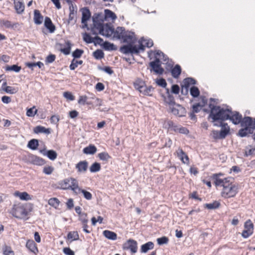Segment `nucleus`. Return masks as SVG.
Here are the masks:
<instances>
[{"mask_svg": "<svg viewBox=\"0 0 255 255\" xmlns=\"http://www.w3.org/2000/svg\"><path fill=\"white\" fill-rule=\"evenodd\" d=\"M83 40L87 43H93L94 42V37L91 36L89 33L85 32L83 35Z\"/></svg>", "mask_w": 255, "mask_h": 255, "instance_id": "obj_45", "label": "nucleus"}, {"mask_svg": "<svg viewBox=\"0 0 255 255\" xmlns=\"http://www.w3.org/2000/svg\"><path fill=\"white\" fill-rule=\"evenodd\" d=\"M98 157L100 160L108 161L109 159L111 158L110 155L107 152H102L98 154Z\"/></svg>", "mask_w": 255, "mask_h": 255, "instance_id": "obj_48", "label": "nucleus"}, {"mask_svg": "<svg viewBox=\"0 0 255 255\" xmlns=\"http://www.w3.org/2000/svg\"><path fill=\"white\" fill-rule=\"evenodd\" d=\"M224 121H219V126H221V130H226L228 131V135L230 133V128L227 123H224Z\"/></svg>", "mask_w": 255, "mask_h": 255, "instance_id": "obj_57", "label": "nucleus"}, {"mask_svg": "<svg viewBox=\"0 0 255 255\" xmlns=\"http://www.w3.org/2000/svg\"><path fill=\"white\" fill-rule=\"evenodd\" d=\"M65 45L66 47L63 48H61L60 51L65 55H67L70 53L73 44L70 40H66L65 41Z\"/></svg>", "mask_w": 255, "mask_h": 255, "instance_id": "obj_29", "label": "nucleus"}, {"mask_svg": "<svg viewBox=\"0 0 255 255\" xmlns=\"http://www.w3.org/2000/svg\"><path fill=\"white\" fill-rule=\"evenodd\" d=\"M3 90H4L6 93L10 94H15L18 91L17 88L9 86H6L4 88H3Z\"/></svg>", "mask_w": 255, "mask_h": 255, "instance_id": "obj_51", "label": "nucleus"}, {"mask_svg": "<svg viewBox=\"0 0 255 255\" xmlns=\"http://www.w3.org/2000/svg\"><path fill=\"white\" fill-rule=\"evenodd\" d=\"M31 204L26 205H14L12 208V215L17 219H22L26 217L28 213L32 211Z\"/></svg>", "mask_w": 255, "mask_h": 255, "instance_id": "obj_5", "label": "nucleus"}, {"mask_svg": "<svg viewBox=\"0 0 255 255\" xmlns=\"http://www.w3.org/2000/svg\"><path fill=\"white\" fill-rule=\"evenodd\" d=\"M177 156L183 163H189V159L188 155L181 148L178 149Z\"/></svg>", "mask_w": 255, "mask_h": 255, "instance_id": "obj_25", "label": "nucleus"}, {"mask_svg": "<svg viewBox=\"0 0 255 255\" xmlns=\"http://www.w3.org/2000/svg\"><path fill=\"white\" fill-rule=\"evenodd\" d=\"M2 252L4 255H14V252L9 246H4L2 248Z\"/></svg>", "mask_w": 255, "mask_h": 255, "instance_id": "obj_49", "label": "nucleus"}, {"mask_svg": "<svg viewBox=\"0 0 255 255\" xmlns=\"http://www.w3.org/2000/svg\"><path fill=\"white\" fill-rule=\"evenodd\" d=\"M233 180V179L232 177H228V178H225L223 179V184L222 185L223 187L224 188V186H228L233 185V184H232Z\"/></svg>", "mask_w": 255, "mask_h": 255, "instance_id": "obj_54", "label": "nucleus"}, {"mask_svg": "<svg viewBox=\"0 0 255 255\" xmlns=\"http://www.w3.org/2000/svg\"><path fill=\"white\" fill-rule=\"evenodd\" d=\"M97 18L96 17L93 18V25L94 28L99 30V34H103L104 31V27L105 24L104 23L103 20L100 19V21H97Z\"/></svg>", "mask_w": 255, "mask_h": 255, "instance_id": "obj_13", "label": "nucleus"}, {"mask_svg": "<svg viewBox=\"0 0 255 255\" xmlns=\"http://www.w3.org/2000/svg\"><path fill=\"white\" fill-rule=\"evenodd\" d=\"M67 239L71 240V242L79 239V236L77 231L69 232L67 234Z\"/></svg>", "mask_w": 255, "mask_h": 255, "instance_id": "obj_37", "label": "nucleus"}, {"mask_svg": "<svg viewBox=\"0 0 255 255\" xmlns=\"http://www.w3.org/2000/svg\"><path fill=\"white\" fill-rule=\"evenodd\" d=\"M166 93L167 96H164L163 94H162L161 96L164 102L170 106L171 113L173 115L178 116L179 117H185L186 114V109L182 105L175 103L174 97L170 94L169 89H166Z\"/></svg>", "mask_w": 255, "mask_h": 255, "instance_id": "obj_2", "label": "nucleus"}, {"mask_svg": "<svg viewBox=\"0 0 255 255\" xmlns=\"http://www.w3.org/2000/svg\"><path fill=\"white\" fill-rule=\"evenodd\" d=\"M102 47L105 50L115 51L117 49V46L114 44L108 41L103 42Z\"/></svg>", "mask_w": 255, "mask_h": 255, "instance_id": "obj_32", "label": "nucleus"}, {"mask_svg": "<svg viewBox=\"0 0 255 255\" xmlns=\"http://www.w3.org/2000/svg\"><path fill=\"white\" fill-rule=\"evenodd\" d=\"M39 146V141L37 139H32L30 140L27 144V147L32 149L36 150Z\"/></svg>", "mask_w": 255, "mask_h": 255, "instance_id": "obj_35", "label": "nucleus"}, {"mask_svg": "<svg viewBox=\"0 0 255 255\" xmlns=\"http://www.w3.org/2000/svg\"><path fill=\"white\" fill-rule=\"evenodd\" d=\"M168 242L169 239L166 236H163L157 239V243L159 246L167 244Z\"/></svg>", "mask_w": 255, "mask_h": 255, "instance_id": "obj_52", "label": "nucleus"}, {"mask_svg": "<svg viewBox=\"0 0 255 255\" xmlns=\"http://www.w3.org/2000/svg\"><path fill=\"white\" fill-rule=\"evenodd\" d=\"M204 105H201L199 103L194 104L192 106V111L193 112V113H199L202 107H203Z\"/></svg>", "mask_w": 255, "mask_h": 255, "instance_id": "obj_56", "label": "nucleus"}, {"mask_svg": "<svg viewBox=\"0 0 255 255\" xmlns=\"http://www.w3.org/2000/svg\"><path fill=\"white\" fill-rule=\"evenodd\" d=\"M229 113L230 118L229 120L232 121L233 124L237 125L241 123L243 118L242 115L240 114L239 112L232 111V113Z\"/></svg>", "mask_w": 255, "mask_h": 255, "instance_id": "obj_9", "label": "nucleus"}, {"mask_svg": "<svg viewBox=\"0 0 255 255\" xmlns=\"http://www.w3.org/2000/svg\"><path fill=\"white\" fill-rule=\"evenodd\" d=\"M98 68L99 70L103 71L109 75H112L114 73V71L110 66H105L104 67L98 66Z\"/></svg>", "mask_w": 255, "mask_h": 255, "instance_id": "obj_53", "label": "nucleus"}, {"mask_svg": "<svg viewBox=\"0 0 255 255\" xmlns=\"http://www.w3.org/2000/svg\"><path fill=\"white\" fill-rule=\"evenodd\" d=\"M190 95L193 98H197L200 95V91L197 87L192 86L190 89Z\"/></svg>", "mask_w": 255, "mask_h": 255, "instance_id": "obj_44", "label": "nucleus"}, {"mask_svg": "<svg viewBox=\"0 0 255 255\" xmlns=\"http://www.w3.org/2000/svg\"><path fill=\"white\" fill-rule=\"evenodd\" d=\"M104 18L105 20L111 18L112 20H114L117 18L116 14L111 10L106 9L104 10Z\"/></svg>", "mask_w": 255, "mask_h": 255, "instance_id": "obj_31", "label": "nucleus"}, {"mask_svg": "<svg viewBox=\"0 0 255 255\" xmlns=\"http://www.w3.org/2000/svg\"><path fill=\"white\" fill-rule=\"evenodd\" d=\"M48 204L55 209L58 208L60 201L57 198H51L48 200Z\"/></svg>", "mask_w": 255, "mask_h": 255, "instance_id": "obj_42", "label": "nucleus"}, {"mask_svg": "<svg viewBox=\"0 0 255 255\" xmlns=\"http://www.w3.org/2000/svg\"><path fill=\"white\" fill-rule=\"evenodd\" d=\"M238 192V186L233 184L228 186H224L221 192V196L225 198L235 197Z\"/></svg>", "mask_w": 255, "mask_h": 255, "instance_id": "obj_6", "label": "nucleus"}, {"mask_svg": "<svg viewBox=\"0 0 255 255\" xmlns=\"http://www.w3.org/2000/svg\"><path fill=\"white\" fill-rule=\"evenodd\" d=\"M39 152L51 160H54L57 157V152L53 149L46 150L45 149H40Z\"/></svg>", "mask_w": 255, "mask_h": 255, "instance_id": "obj_14", "label": "nucleus"}, {"mask_svg": "<svg viewBox=\"0 0 255 255\" xmlns=\"http://www.w3.org/2000/svg\"><path fill=\"white\" fill-rule=\"evenodd\" d=\"M103 235L108 239L111 240H116L117 238V235L114 232L105 230L103 231Z\"/></svg>", "mask_w": 255, "mask_h": 255, "instance_id": "obj_30", "label": "nucleus"}, {"mask_svg": "<svg viewBox=\"0 0 255 255\" xmlns=\"http://www.w3.org/2000/svg\"><path fill=\"white\" fill-rule=\"evenodd\" d=\"M26 247L31 252L35 253V251H38L36 244L33 240H28L26 244Z\"/></svg>", "mask_w": 255, "mask_h": 255, "instance_id": "obj_34", "label": "nucleus"}, {"mask_svg": "<svg viewBox=\"0 0 255 255\" xmlns=\"http://www.w3.org/2000/svg\"><path fill=\"white\" fill-rule=\"evenodd\" d=\"M80 193H82L83 194L84 198L87 200H90L92 198V194L90 192L84 189H82L81 188V189H79L78 194Z\"/></svg>", "mask_w": 255, "mask_h": 255, "instance_id": "obj_50", "label": "nucleus"}, {"mask_svg": "<svg viewBox=\"0 0 255 255\" xmlns=\"http://www.w3.org/2000/svg\"><path fill=\"white\" fill-rule=\"evenodd\" d=\"M54 168L51 166H46L43 168V172L46 175H50L54 171Z\"/></svg>", "mask_w": 255, "mask_h": 255, "instance_id": "obj_55", "label": "nucleus"}, {"mask_svg": "<svg viewBox=\"0 0 255 255\" xmlns=\"http://www.w3.org/2000/svg\"><path fill=\"white\" fill-rule=\"evenodd\" d=\"M88 162L86 160L80 161L76 164V168L78 172L80 173H85L88 169Z\"/></svg>", "mask_w": 255, "mask_h": 255, "instance_id": "obj_15", "label": "nucleus"}, {"mask_svg": "<svg viewBox=\"0 0 255 255\" xmlns=\"http://www.w3.org/2000/svg\"><path fill=\"white\" fill-rule=\"evenodd\" d=\"M124 250H129L132 254H135L137 251V242L131 239L127 240L123 245Z\"/></svg>", "mask_w": 255, "mask_h": 255, "instance_id": "obj_8", "label": "nucleus"}, {"mask_svg": "<svg viewBox=\"0 0 255 255\" xmlns=\"http://www.w3.org/2000/svg\"><path fill=\"white\" fill-rule=\"evenodd\" d=\"M180 92V87L177 84H173L171 86V92L174 94H178Z\"/></svg>", "mask_w": 255, "mask_h": 255, "instance_id": "obj_62", "label": "nucleus"}, {"mask_svg": "<svg viewBox=\"0 0 255 255\" xmlns=\"http://www.w3.org/2000/svg\"><path fill=\"white\" fill-rule=\"evenodd\" d=\"M221 205L220 203L218 201H214L211 203H206L204 205V207L205 208H207L209 210H214L218 209Z\"/></svg>", "mask_w": 255, "mask_h": 255, "instance_id": "obj_33", "label": "nucleus"}, {"mask_svg": "<svg viewBox=\"0 0 255 255\" xmlns=\"http://www.w3.org/2000/svg\"><path fill=\"white\" fill-rule=\"evenodd\" d=\"M156 83L158 86L163 88H166L167 86V83L165 80L162 78L157 79Z\"/></svg>", "mask_w": 255, "mask_h": 255, "instance_id": "obj_58", "label": "nucleus"}, {"mask_svg": "<svg viewBox=\"0 0 255 255\" xmlns=\"http://www.w3.org/2000/svg\"><path fill=\"white\" fill-rule=\"evenodd\" d=\"M245 229L253 234L254 224L250 219L248 220L244 224Z\"/></svg>", "mask_w": 255, "mask_h": 255, "instance_id": "obj_43", "label": "nucleus"}, {"mask_svg": "<svg viewBox=\"0 0 255 255\" xmlns=\"http://www.w3.org/2000/svg\"><path fill=\"white\" fill-rule=\"evenodd\" d=\"M44 26L49 30L50 33H53L55 30V26L52 23L51 19L47 16L45 18Z\"/></svg>", "mask_w": 255, "mask_h": 255, "instance_id": "obj_19", "label": "nucleus"}, {"mask_svg": "<svg viewBox=\"0 0 255 255\" xmlns=\"http://www.w3.org/2000/svg\"><path fill=\"white\" fill-rule=\"evenodd\" d=\"M71 184L68 186L65 187V189H71L76 194H78L79 189H81L78 186L77 180L73 178H71Z\"/></svg>", "mask_w": 255, "mask_h": 255, "instance_id": "obj_16", "label": "nucleus"}, {"mask_svg": "<svg viewBox=\"0 0 255 255\" xmlns=\"http://www.w3.org/2000/svg\"><path fill=\"white\" fill-rule=\"evenodd\" d=\"M84 53V50L81 49L77 48L72 53L73 59H78L80 58Z\"/></svg>", "mask_w": 255, "mask_h": 255, "instance_id": "obj_47", "label": "nucleus"}, {"mask_svg": "<svg viewBox=\"0 0 255 255\" xmlns=\"http://www.w3.org/2000/svg\"><path fill=\"white\" fill-rule=\"evenodd\" d=\"M97 150V147L94 145L90 144L83 149V152L86 154H94L96 152Z\"/></svg>", "mask_w": 255, "mask_h": 255, "instance_id": "obj_28", "label": "nucleus"}, {"mask_svg": "<svg viewBox=\"0 0 255 255\" xmlns=\"http://www.w3.org/2000/svg\"><path fill=\"white\" fill-rule=\"evenodd\" d=\"M56 59V56L54 54H49L48 55L45 59V62L47 64L51 63L53 62Z\"/></svg>", "mask_w": 255, "mask_h": 255, "instance_id": "obj_61", "label": "nucleus"}, {"mask_svg": "<svg viewBox=\"0 0 255 255\" xmlns=\"http://www.w3.org/2000/svg\"><path fill=\"white\" fill-rule=\"evenodd\" d=\"M93 55L96 59L100 60L104 57V53L101 49H97L93 53Z\"/></svg>", "mask_w": 255, "mask_h": 255, "instance_id": "obj_46", "label": "nucleus"}, {"mask_svg": "<svg viewBox=\"0 0 255 255\" xmlns=\"http://www.w3.org/2000/svg\"><path fill=\"white\" fill-rule=\"evenodd\" d=\"M79 220L81 221L82 223H87L88 220L87 219V214L86 213H83L81 215H79Z\"/></svg>", "mask_w": 255, "mask_h": 255, "instance_id": "obj_63", "label": "nucleus"}, {"mask_svg": "<svg viewBox=\"0 0 255 255\" xmlns=\"http://www.w3.org/2000/svg\"><path fill=\"white\" fill-rule=\"evenodd\" d=\"M14 8L18 14H21L24 10V4L22 1L14 0Z\"/></svg>", "mask_w": 255, "mask_h": 255, "instance_id": "obj_21", "label": "nucleus"}, {"mask_svg": "<svg viewBox=\"0 0 255 255\" xmlns=\"http://www.w3.org/2000/svg\"><path fill=\"white\" fill-rule=\"evenodd\" d=\"M103 42H104L103 39L100 37L96 36L94 37V42H93V43L95 45L98 44L102 46Z\"/></svg>", "mask_w": 255, "mask_h": 255, "instance_id": "obj_64", "label": "nucleus"}, {"mask_svg": "<svg viewBox=\"0 0 255 255\" xmlns=\"http://www.w3.org/2000/svg\"><path fill=\"white\" fill-rule=\"evenodd\" d=\"M209 107L210 109L209 115L208 119H212V122L225 121L228 120L229 113H232L231 108H222L220 106H215L210 104Z\"/></svg>", "mask_w": 255, "mask_h": 255, "instance_id": "obj_1", "label": "nucleus"}, {"mask_svg": "<svg viewBox=\"0 0 255 255\" xmlns=\"http://www.w3.org/2000/svg\"><path fill=\"white\" fill-rule=\"evenodd\" d=\"M82 10V23H86L90 18L91 13L87 7H84L81 9Z\"/></svg>", "mask_w": 255, "mask_h": 255, "instance_id": "obj_17", "label": "nucleus"}, {"mask_svg": "<svg viewBox=\"0 0 255 255\" xmlns=\"http://www.w3.org/2000/svg\"><path fill=\"white\" fill-rule=\"evenodd\" d=\"M197 84V81L195 79L192 77H187L185 78L181 84V88H187L189 89L190 85H195Z\"/></svg>", "mask_w": 255, "mask_h": 255, "instance_id": "obj_20", "label": "nucleus"}, {"mask_svg": "<svg viewBox=\"0 0 255 255\" xmlns=\"http://www.w3.org/2000/svg\"><path fill=\"white\" fill-rule=\"evenodd\" d=\"M143 40H144L143 37L141 38L139 40V45L138 46L132 44V43L124 45L120 47V51L125 54H138L140 52V51H143L145 50V47L146 46L145 44H143Z\"/></svg>", "mask_w": 255, "mask_h": 255, "instance_id": "obj_3", "label": "nucleus"}, {"mask_svg": "<svg viewBox=\"0 0 255 255\" xmlns=\"http://www.w3.org/2000/svg\"><path fill=\"white\" fill-rule=\"evenodd\" d=\"M154 245L153 242L149 241L141 245L140 248L141 253H146L148 251L154 248Z\"/></svg>", "mask_w": 255, "mask_h": 255, "instance_id": "obj_24", "label": "nucleus"}, {"mask_svg": "<svg viewBox=\"0 0 255 255\" xmlns=\"http://www.w3.org/2000/svg\"><path fill=\"white\" fill-rule=\"evenodd\" d=\"M83 63V61L82 60H77L76 59H73L69 66V68L71 70H74L79 65H82Z\"/></svg>", "mask_w": 255, "mask_h": 255, "instance_id": "obj_40", "label": "nucleus"}, {"mask_svg": "<svg viewBox=\"0 0 255 255\" xmlns=\"http://www.w3.org/2000/svg\"><path fill=\"white\" fill-rule=\"evenodd\" d=\"M149 65L151 67L150 70L151 72L153 71L156 74L162 75L164 71V69L161 67L160 60L156 57L154 60L149 62Z\"/></svg>", "mask_w": 255, "mask_h": 255, "instance_id": "obj_7", "label": "nucleus"}, {"mask_svg": "<svg viewBox=\"0 0 255 255\" xmlns=\"http://www.w3.org/2000/svg\"><path fill=\"white\" fill-rule=\"evenodd\" d=\"M101 169L100 163L95 162L90 167V171L92 173H95L99 171Z\"/></svg>", "mask_w": 255, "mask_h": 255, "instance_id": "obj_41", "label": "nucleus"}, {"mask_svg": "<svg viewBox=\"0 0 255 255\" xmlns=\"http://www.w3.org/2000/svg\"><path fill=\"white\" fill-rule=\"evenodd\" d=\"M142 90L140 91V93H142L144 95L151 96V93L153 91L154 88L151 86H147L145 84L143 87H141Z\"/></svg>", "mask_w": 255, "mask_h": 255, "instance_id": "obj_36", "label": "nucleus"}, {"mask_svg": "<svg viewBox=\"0 0 255 255\" xmlns=\"http://www.w3.org/2000/svg\"><path fill=\"white\" fill-rule=\"evenodd\" d=\"M30 162L32 164L38 166L43 165L46 163L44 159L34 155L30 157Z\"/></svg>", "mask_w": 255, "mask_h": 255, "instance_id": "obj_18", "label": "nucleus"}, {"mask_svg": "<svg viewBox=\"0 0 255 255\" xmlns=\"http://www.w3.org/2000/svg\"><path fill=\"white\" fill-rule=\"evenodd\" d=\"M21 69V66L16 64H14L11 66L7 65L5 68V70L7 71H14L16 73H18Z\"/></svg>", "mask_w": 255, "mask_h": 255, "instance_id": "obj_39", "label": "nucleus"}, {"mask_svg": "<svg viewBox=\"0 0 255 255\" xmlns=\"http://www.w3.org/2000/svg\"><path fill=\"white\" fill-rule=\"evenodd\" d=\"M0 24L1 26H4L6 28L13 30L18 29L19 26V24L18 22L12 23L10 21L4 19L1 20Z\"/></svg>", "mask_w": 255, "mask_h": 255, "instance_id": "obj_12", "label": "nucleus"}, {"mask_svg": "<svg viewBox=\"0 0 255 255\" xmlns=\"http://www.w3.org/2000/svg\"><path fill=\"white\" fill-rule=\"evenodd\" d=\"M212 138L215 140L224 139L228 135V131L225 129L221 130L219 132L216 130H213L211 134Z\"/></svg>", "mask_w": 255, "mask_h": 255, "instance_id": "obj_11", "label": "nucleus"}, {"mask_svg": "<svg viewBox=\"0 0 255 255\" xmlns=\"http://www.w3.org/2000/svg\"><path fill=\"white\" fill-rule=\"evenodd\" d=\"M117 34L116 38L118 39H123L124 42L128 43H134L136 41V38L134 37V32L126 31L124 27L118 26L116 29Z\"/></svg>", "mask_w": 255, "mask_h": 255, "instance_id": "obj_4", "label": "nucleus"}, {"mask_svg": "<svg viewBox=\"0 0 255 255\" xmlns=\"http://www.w3.org/2000/svg\"><path fill=\"white\" fill-rule=\"evenodd\" d=\"M222 173L213 174L211 177L214 180V184L216 186H222L223 184V179L220 178V176H223Z\"/></svg>", "mask_w": 255, "mask_h": 255, "instance_id": "obj_23", "label": "nucleus"}, {"mask_svg": "<svg viewBox=\"0 0 255 255\" xmlns=\"http://www.w3.org/2000/svg\"><path fill=\"white\" fill-rule=\"evenodd\" d=\"M88 100V98L87 97V95L80 96L78 100V103L80 105H85Z\"/></svg>", "mask_w": 255, "mask_h": 255, "instance_id": "obj_60", "label": "nucleus"}, {"mask_svg": "<svg viewBox=\"0 0 255 255\" xmlns=\"http://www.w3.org/2000/svg\"><path fill=\"white\" fill-rule=\"evenodd\" d=\"M170 72L174 78H178L182 72L181 66L179 64H176L171 69Z\"/></svg>", "mask_w": 255, "mask_h": 255, "instance_id": "obj_22", "label": "nucleus"}, {"mask_svg": "<svg viewBox=\"0 0 255 255\" xmlns=\"http://www.w3.org/2000/svg\"><path fill=\"white\" fill-rule=\"evenodd\" d=\"M248 128L245 127L241 128L238 131V135L242 137L246 136L248 135Z\"/></svg>", "mask_w": 255, "mask_h": 255, "instance_id": "obj_59", "label": "nucleus"}, {"mask_svg": "<svg viewBox=\"0 0 255 255\" xmlns=\"http://www.w3.org/2000/svg\"><path fill=\"white\" fill-rule=\"evenodd\" d=\"M34 21L36 24H40L42 23L43 16L41 15L40 11L37 9H35L34 11Z\"/></svg>", "mask_w": 255, "mask_h": 255, "instance_id": "obj_27", "label": "nucleus"}, {"mask_svg": "<svg viewBox=\"0 0 255 255\" xmlns=\"http://www.w3.org/2000/svg\"><path fill=\"white\" fill-rule=\"evenodd\" d=\"M253 118L251 117H245L241 121V126L245 128H251L252 125Z\"/></svg>", "mask_w": 255, "mask_h": 255, "instance_id": "obj_26", "label": "nucleus"}, {"mask_svg": "<svg viewBox=\"0 0 255 255\" xmlns=\"http://www.w3.org/2000/svg\"><path fill=\"white\" fill-rule=\"evenodd\" d=\"M104 31H103V34H101L102 36H106L107 37H111L114 34V37L116 38L117 34L116 33V30L110 23H107L104 27Z\"/></svg>", "mask_w": 255, "mask_h": 255, "instance_id": "obj_10", "label": "nucleus"}, {"mask_svg": "<svg viewBox=\"0 0 255 255\" xmlns=\"http://www.w3.org/2000/svg\"><path fill=\"white\" fill-rule=\"evenodd\" d=\"M15 195L19 197V198L22 200L28 201L31 199V197L30 195H29L27 192H20L17 191L15 192Z\"/></svg>", "mask_w": 255, "mask_h": 255, "instance_id": "obj_38", "label": "nucleus"}]
</instances>
